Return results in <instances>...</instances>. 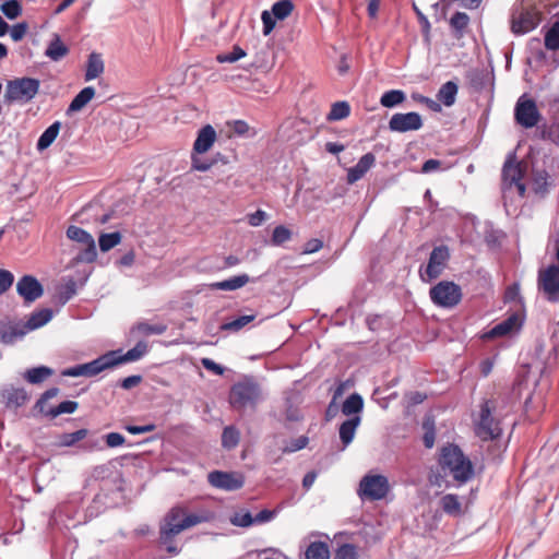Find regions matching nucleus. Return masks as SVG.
I'll use <instances>...</instances> for the list:
<instances>
[{
  "label": "nucleus",
  "instance_id": "53",
  "mask_svg": "<svg viewBox=\"0 0 559 559\" xmlns=\"http://www.w3.org/2000/svg\"><path fill=\"white\" fill-rule=\"evenodd\" d=\"M309 443V438L306 436H300L294 440H292L287 445L283 448V453H293L299 450L305 449Z\"/></svg>",
  "mask_w": 559,
  "mask_h": 559
},
{
  "label": "nucleus",
  "instance_id": "2",
  "mask_svg": "<svg viewBox=\"0 0 559 559\" xmlns=\"http://www.w3.org/2000/svg\"><path fill=\"white\" fill-rule=\"evenodd\" d=\"M40 81L35 78H15L7 82L3 99L5 104L31 103L38 94Z\"/></svg>",
  "mask_w": 559,
  "mask_h": 559
},
{
  "label": "nucleus",
  "instance_id": "57",
  "mask_svg": "<svg viewBox=\"0 0 559 559\" xmlns=\"http://www.w3.org/2000/svg\"><path fill=\"white\" fill-rule=\"evenodd\" d=\"M28 29L26 22H20L11 27V38L14 41H20L24 38Z\"/></svg>",
  "mask_w": 559,
  "mask_h": 559
},
{
  "label": "nucleus",
  "instance_id": "46",
  "mask_svg": "<svg viewBox=\"0 0 559 559\" xmlns=\"http://www.w3.org/2000/svg\"><path fill=\"white\" fill-rule=\"evenodd\" d=\"M549 175L546 170L535 171L533 177V190L536 194L544 195L548 191Z\"/></svg>",
  "mask_w": 559,
  "mask_h": 559
},
{
  "label": "nucleus",
  "instance_id": "41",
  "mask_svg": "<svg viewBox=\"0 0 559 559\" xmlns=\"http://www.w3.org/2000/svg\"><path fill=\"white\" fill-rule=\"evenodd\" d=\"M544 45L547 50H559V21L554 22L545 33Z\"/></svg>",
  "mask_w": 559,
  "mask_h": 559
},
{
  "label": "nucleus",
  "instance_id": "5",
  "mask_svg": "<svg viewBox=\"0 0 559 559\" xmlns=\"http://www.w3.org/2000/svg\"><path fill=\"white\" fill-rule=\"evenodd\" d=\"M67 237L81 243L84 248L75 255L76 263H92L97 258L96 245L93 236L81 227L71 225L67 229Z\"/></svg>",
  "mask_w": 559,
  "mask_h": 559
},
{
  "label": "nucleus",
  "instance_id": "35",
  "mask_svg": "<svg viewBox=\"0 0 559 559\" xmlns=\"http://www.w3.org/2000/svg\"><path fill=\"white\" fill-rule=\"evenodd\" d=\"M52 374L53 370L51 368L46 366H39L27 369L23 377L28 383L39 384Z\"/></svg>",
  "mask_w": 559,
  "mask_h": 559
},
{
  "label": "nucleus",
  "instance_id": "7",
  "mask_svg": "<svg viewBox=\"0 0 559 559\" xmlns=\"http://www.w3.org/2000/svg\"><path fill=\"white\" fill-rule=\"evenodd\" d=\"M389 489V480L383 475H366L359 484L360 497L370 501L383 499Z\"/></svg>",
  "mask_w": 559,
  "mask_h": 559
},
{
  "label": "nucleus",
  "instance_id": "32",
  "mask_svg": "<svg viewBox=\"0 0 559 559\" xmlns=\"http://www.w3.org/2000/svg\"><path fill=\"white\" fill-rule=\"evenodd\" d=\"M69 53V48L62 43L58 34H53L45 55L52 61H59Z\"/></svg>",
  "mask_w": 559,
  "mask_h": 559
},
{
  "label": "nucleus",
  "instance_id": "39",
  "mask_svg": "<svg viewBox=\"0 0 559 559\" xmlns=\"http://www.w3.org/2000/svg\"><path fill=\"white\" fill-rule=\"evenodd\" d=\"M364 408V400L358 393L349 395L342 406V413L346 416L358 414Z\"/></svg>",
  "mask_w": 559,
  "mask_h": 559
},
{
  "label": "nucleus",
  "instance_id": "23",
  "mask_svg": "<svg viewBox=\"0 0 559 559\" xmlns=\"http://www.w3.org/2000/svg\"><path fill=\"white\" fill-rule=\"evenodd\" d=\"M216 140V131L211 124H206L198 132L193 144V151L198 154H204L213 146Z\"/></svg>",
  "mask_w": 559,
  "mask_h": 559
},
{
  "label": "nucleus",
  "instance_id": "54",
  "mask_svg": "<svg viewBox=\"0 0 559 559\" xmlns=\"http://www.w3.org/2000/svg\"><path fill=\"white\" fill-rule=\"evenodd\" d=\"M231 523L240 527H247L254 523V518L249 511L238 512L231 519Z\"/></svg>",
  "mask_w": 559,
  "mask_h": 559
},
{
  "label": "nucleus",
  "instance_id": "64",
  "mask_svg": "<svg viewBox=\"0 0 559 559\" xmlns=\"http://www.w3.org/2000/svg\"><path fill=\"white\" fill-rule=\"evenodd\" d=\"M323 247V241L318 238H312L305 243V253L318 252Z\"/></svg>",
  "mask_w": 559,
  "mask_h": 559
},
{
  "label": "nucleus",
  "instance_id": "3",
  "mask_svg": "<svg viewBox=\"0 0 559 559\" xmlns=\"http://www.w3.org/2000/svg\"><path fill=\"white\" fill-rule=\"evenodd\" d=\"M261 397V388L253 378H245L231 386L229 401L237 409L255 405Z\"/></svg>",
  "mask_w": 559,
  "mask_h": 559
},
{
  "label": "nucleus",
  "instance_id": "34",
  "mask_svg": "<svg viewBox=\"0 0 559 559\" xmlns=\"http://www.w3.org/2000/svg\"><path fill=\"white\" fill-rule=\"evenodd\" d=\"M61 128L60 121H55L52 124H50L39 136L36 147L38 151H44L48 148L53 141L57 139L59 131Z\"/></svg>",
  "mask_w": 559,
  "mask_h": 559
},
{
  "label": "nucleus",
  "instance_id": "15",
  "mask_svg": "<svg viewBox=\"0 0 559 559\" xmlns=\"http://www.w3.org/2000/svg\"><path fill=\"white\" fill-rule=\"evenodd\" d=\"M423 127V119L418 112L411 111L406 114L396 112L389 120V129L392 132L405 133L417 131Z\"/></svg>",
  "mask_w": 559,
  "mask_h": 559
},
{
  "label": "nucleus",
  "instance_id": "58",
  "mask_svg": "<svg viewBox=\"0 0 559 559\" xmlns=\"http://www.w3.org/2000/svg\"><path fill=\"white\" fill-rule=\"evenodd\" d=\"M215 164V159H203L198 156H192V168L199 171H207Z\"/></svg>",
  "mask_w": 559,
  "mask_h": 559
},
{
  "label": "nucleus",
  "instance_id": "30",
  "mask_svg": "<svg viewBox=\"0 0 559 559\" xmlns=\"http://www.w3.org/2000/svg\"><path fill=\"white\" fill-rule=\"evenodd\" d=\"M250 282V277L247 274H240L233 276L228 280L215 282L210 284L211 289L214 290H236L243 287Z\"/></svg>",
  "mask_w": 559,
  "mask_h": 559
},
{
  "label": "nucleus",
  "instance_id": "6",
  "mask_svg": "<svg viewBox=\"0 0 559 559\" xmlns=\"http://www.w3.org/2000/svg\"><path fill=\"white\" fill-rule=\"evenodd\" d=\"M429 296L436 306L453 308L461 301L462 290L455 283L442 281L430 288Z\"/></svg>",
  "mask_w": 559,
  "mask_h": 559
},
{
  "label": "nucleus",
  "instance_id": "62",
  "mask_svg": "<svg viewBox=\"0 0 559 559\" xmlns=\"http://www.w3.org/2000/svg\"><path fill=\"white\" fill-rule=\"evenodd\" d=\"M201 364L206 370H209L217 376H222L225 371L223 366L216 364L214 360H212L210 358H202Z\"/></svg>",
  "mask_w": 559,
  "mask_h": 559
},
{
  "label": "nucleus",
  "instance_id": "61",
  "mask_svg": "<svg viewBox=\"0 0 559 559\" xmlns=\"http://www.w3.org/2000/svg\"><path fill=\"white\" fill-rule=\"evenodd\" d=\"M106 444L109 448H117L124 443V437L119 432H109L105 436Z\"/></svg>",
  "mask_w": 559,
  "mask_h": 559
},
{
  "label": "nucleus",
  "instance_id": "49",
  "mask_svg": "<svg viewBox=\"0 0 559 559\" xmlns=\"http://www.w3.org/2000/svg\"><path fill=\"white\" fill-rule=\"evenodd\" d=\"M87 435H88L87 429H79L74 432L62 433L60 436V444L63 447H72L76 442L85 439Z\"/></svg>",
  "mask_w": 559,
  "mask_h": 559
},
{
  "label": "nucleus",
  "instance_id": "10",
  "mask_svg": "<svg viewBox=\"0 0 559 559\" xmlns=\"http://www.w3.org/2000/svg\"><path fill=\"white\" fill-rule=\"evenodd\" d=\"M114 367L111 354L106 353L98 358L82 365L64 369L62 376L64 377H94L105 369Z\"/></svg>",
  "mask_w": 559,
  "mask_h": 559
},
{
  "label": "nucleus",
  "instance_id": "63",
  "mask_svg": "<svg viewBox=\"0 0 559 559\" xmlns=\"http://www.w3.org/2000/svg\"><path fill=\"white\" fill-rule=\"evenodd\" d=\"M155 428L156 427L153 424H147L144 426H136V425L124 426V429L132 435H141V433L151 432V431L155 430Z\"/></svg>",
  "mask_w": 559,
  "mask_h": 559
},
{
  "label": "nucleus",
  "instance_id": "36",
  "mask_svg": "<svg viewBox=\"0 0 559 559\" xmlns=\"http://www.w3.org/2000/svg\"><path fill=\"white\" fill-rule=\"evenodd\" d=\"M440 507L444 513L451 516H459L462 513V504L456 495H444L440 499Z\"/></svg>",
  "mask_w": 559,
  "mask_h": 559
},
{
  "label": "nucleus",
  "instance_id": "52",
  "mask_svg": "<svg viewBox=\"0 0 559 559\" xmlns=\"http://www.w3.org/2000/svg\"><path fill=\"white\" fill-rule=\"evenodd\" d=\"M335 559H358L356 546L353 544L341 545L335 552Z\"/></svg>",
  "mask_w": 559,
  "mask_h": 559
},
{
  "label": "nucleus",
  "instance_id": "18",
  "mask_svg": "<svg viewBox=\"0 0 559 559\" xmlns=\"http://www.w3.org/2000/svg\"><path fill=\"white\" fill-rule=\"evenodd\" d=\"M502 185L504 188H512L513 183L520 182L524 177V168L520 162L516 160L514 152L508 154L501 171Z\"/></svg>",
  "mask_w": 559,
  "mask_h": 559
},
{
  "label": "nucleus",
  "instance_id": "14",
  "mask_svg": "<svg viewBox=\"0 0 559 559\" xmlns=\"http://www.w3.org/2000/svg\"><path fill=\"white\" fill-rule=\"evenodd\" d=\"M538 286L547 295L549 301L559 300V265H549L539 272Z\"/></svg>",
  "mask_w": 559,
  "mask_h": 559
},
{
  "label": "nucleus",
  "instance_id": "50",
  "mask_svg": "<svg viewBox=\"0 0 559 559\" xmlns=\"http://www.w3.org/2000/svg\"><path fill=\"white\" fill-rule=\"evenodd\" d=\"M290 238L292 231L287 227L280 225L273 229L271 241L274 246H281L290 240Z\"/></svg>",
  "mask_w": 559,
  "mask_h": 559
},
{
  "label": "nucleus",
  "instance_id": "27",
  "mask_svg": "<svg viewBox=\"0 0 559 559\" xmlns=\"http://www.w3.org/2000/svg\"><path fill=\"white\" fill-rule=\"evenodd\" d=\"M105 70L104 60L100 53L91 52L87 58L86 71L84 74L85 81H92L98 78Z\"/></svg>",
  "mask_w": 559,
  "mask_h": 559
},
{
  "label": "nucleus",
  "instance_id": "4",
  "mask_svg": "<svg viewBox=\"0 0 559 559\" xmlns=\"http://www.w3.org/2000/svg\"><path fill=\"white\" fill-rule=\"evenodd\" d=\"M495 405L491 401H485L480 405L479 419L475 425V433L484 441L498 439L502 433L500 423L492 416Z\"/></svg>",
  "mask_w": 559,
  "mask_h": 559
},
{
  "label": "nucleus",
  "instance_id": "29",
  "mask_svg": "<svg viewBox=\"0 0 559 559\" xmlns=\"http://www.w3.org/2000/svg\"><path fill=\"white\" fill-rule=\"evenodd\" d=\"M95 96V88L86 86L81 90L70 103L67 114L76 112L82 110Z\"/></svg>",
  "mask_w": 559,
  "mask_h": 559
},
{
  "label": "nucleus",
  "instance_id": "42",
  "mask_svg": "<svg viewBox=\"0 0 559 559\" xmlns=\"http://www.w3.org/2000/svg\"><path fill=\"white\" fill-rule=\"evenodd\" d=\"M240 440V432L235 426H227L222 433V447L227 450L236 448Z\"/></svg>",
  "mask_w": 559,
  "mask_h": 559
},
{
  "label": "nucleus",
  "instance_id": "19",
  "mask_svg": "<svg viewBox=\"0 0 559 559\" xmlns=\"http://www.w3.org/2000/svg\"><path fill=\"white\" fill-rule=\"evenodd\" d=\"M175 507L169 509L159 527L158 545L169 554L175 552Z\"/></svg>",
  "mask_w": 559,
  "mask_h": 559
},
{
  "label": "nucleus",
  "instance_id": "47",
  "mask_svg": "<svg viewBox=\"0 0 559 559\" xmlns=\"http://www.w3.org/2000/svg\"><path fill=\"white\" fill-rule=\"evenodd\" d=\"M254 318H255L254 314L240 316L229 322L224 323L222 325V329L225 331L238 332L242 328H245L247 324L252 322L254 320Z\"/></svg>",
  "mask_w": 559,
  "mask_h": 559
},
{
  "label": "nucleus",
  "instance_id": "59",
  "mask_svg": "<svg viewBox=\"0 0 559 559\" xmlns=\"http://www.w3.org/2000/svg\"><path fill=\"white\" fill-rule=\"evenodd\" d=\"M267 218V214L263 210H257L248 215V223L252 227L262 225Z\"/></svg>",
  "mask_w": 559,
  "mask_h": 559
},
{
  "label": "nucleus",
  "instance_id": "55",
  "mask_svg": "<svg viewBox=\"0 0 559 559\" xmlns=\"http://www.w3.org/2000/svg\"><path fill=\"white\" fill-rule=\"evenodd\" d=\"M14 283V275L8 271L0 269V296L3 295Z\"/></svg>",
  "mask_w": 559,
  "mask_h": 559
},
{
  "label": "nucleus",
  "instance_id": "48",
  "mask_svg": "<svg viewBox=\"0 0 559 559\" xmlns=\"http://www.w3.org/2000/svg\"><path fill=\"white\" fill-rule=\"evenodd\" d=\"M0 10L9 20H14L22 14V5L17 0L3 2Z\"/></svg>",
  "mask_w": 559,
  "mask_h": 559
},
{
  "label": "nucleus",
  "instance_id": "56",
  "mask_svg": "<svg viewBox=\"0 0 559 559\" xmlns=\"http://www.w3.org/2000/svg\"><path fill=\"white\" fill-rule=\"evenodd\" d=\"M201 521L202 519L195 514L185 516L180 522H177V534L183 530L199 524Z\"/></svg>",
  "mask_w": 559,
  "mask_h": 559
},
{
  "label": "nucleus",
  "instance_id": "21",
  "mask_svg": "<svg viewBox=\"0 0 559 559\" xmlns=\"http://www.w3.org/2000/svg\"><path fill=\"white\" fill-rule=\"evenodd\" d=\"M27 333L25 324L0 321V341L5 345L13 344Z\"/></svg>",
  "mask_w": 559,
  "mask_h": 559
},
{
  "label": "nucleus",
  "instance_id": "11",
  "mask_svg": "<svg viewBox=\"0 0 559 559\" xmlns=\"http://www.w3.org/2000/svg\"><path fill=\"white\" fill-rule=\"evenodd\" d=\"M294 10L292 0H280L272 5L271 12L264 10L261 14L263 24V35L267 36L272 33L276 25L275 20L283 21L288 17Z\"/></svg>",
  "mask_w": 559,
  "mask_h": 559
},
{
  "label": "nucleus",
  "instance_id": "16",
  "mask_svg": "<svg viewBox=\"0 0 559 559\" xmlns=\"http://www.w3.org/2000/svg\"><path fill=\"white\" fill-rule=\"evenodd\" d=\"M16 292L29 305L43 296L44 287L35 276L24 275L16 284Z\"/></svg>",
  "mask_w": 559,
  "mask_h": 559
},
{
  "label": "nucleus",
  "instance_id": "33",
  "mask_svg": "<svg viewBox=\"0 0 559 559\" xmlns=\"http://www.w3.org/2000/svg\"><path fill=\"white\" fill-rule=\"evenodd\" d=\"M359 424H360V417L355 416L353 418L345 420L340 426V430H338L340 438H341V441H342L344 448H346L353 441V439L355 437L356 429L359 426Z\"/></svg>",
  "mask_w": 559,
  "mask_h": 559
},
{
  "label": "nucleus",
  "instance_id": "31",
  "mask_svg": "<svg viewBox=\"0 0 559 559\" xmlns=\"http://www.w3.org/2000/svg\"><path fill=\"white\" fill-rule=\"evenodd\" d=\"M457 92V84L454 81H448L444 84H442L441 87L439 88L437 93V99L444 106L450 107L454 105Z\"/></svg>",
  "mask_w": 559,
  "mask_h": 559
},
{
  "label": "nucleus",
  "instance_id": "13",
  "mask_svg": "<svg viewBox=\"0 0 559 559\" xmlns=\"http://www.w3.org/2000/svg\"><path fill=\"white\" fill-rule=\"evenodd\" d=\"M514 118L516 123L523 128L530 129L538 123L542 116L533 99H524V97H521L514 108Z\"/></svg>",
  "mask_w": 559,
  "mask_h": 559
},
{
  "label": "nucleus",
  "instance_id": "24",
  "mask_svg": "<svg viewBox=\"0 0 559 559\" xmlns=\"http://www.w3.org/2000/svg\"><path fill=\"white\" fill-rule=\"evenodd\" d=\"M376 157L372 153L362 155L358 163L347 170V181L354 183L361 179L366 173L373 166Z\"/></svg>",
  "mask_w": 559,
  "mask_h": 559
},
{
  "label": "nucleus",
  "instance_id": "26",
  "mask_svg": "<svg viewBox=\"0 0 559 559\" xmlns=\"http://www.w3.org/2000/svg\"><path fill=\"white\" fill-rule=\"evenodd\" d=\"M166 331V325L162 323L151 324L148 322H138L130 329V337L135 338L140 335H160Z\"/></svg>",
  "mask_w": 559,
  "mask_h": 559
},
{
  "label": "nucleus",
  "instance_id": "40",
  "mask_svg": "<svg viewBox=\"0 0 559 559\" xmlns=\"http://www.w3.org/2000/svg\"><path fill=\"white\" fill-rule=\"evenodd\" d=\"M423 442L427 449H431L436 441V424L432 416H426L423 421Z\"/></svg>",
  "mask_w": 559,
  "mask_h": 559
},
{
  "label": "nucleus",
  "instance_id": "25",
  "mask_svg": "<svg viewBox=\"0 0 559 559\" xmlns=\"http://www.w3.org/2000/svg\"><path fill=\"white\" fill-rule=\"evenodd\" d=\"M516 326H520V320L518 314L513 313L502 322L496 324L485 336L488 338L504 336L511 333Z\"/></svg>",
  "mask_w": 559,
  "mask_h": 559
},
{
  "label": "nucleus",
  "instance_id": "12",
  "mask_svg": "<svg viewBox=\"0 0 559 559\" xmlns=\"http://www.w3.org/2000/svg\"><path fill=\"white\" fill-rule=\"evenodd\" d=\"M207 481L214 488L235 491L243 487L245 476L237 472L213 471L207 474Z\"/></svg>",
  "mask_w": 559,
  "mask_h": 559
},
{
  "label": "nucleus",
  "instance_id": "20",
  "mask_svg": "<svg viewBox=\"0 0 559 559\" xmlns=\"http://www.w3.org/2000/svg\"><path fill=\"white\" fill-rule=\"evenodd\" d=\"M0 396L9 409H17L27 403L29 396L25 389L16 388L12 384L1 389Z\"/></svg>",
  "mask_w": 559,
  "mask_h": 559
},
{
  "label": "nucleus",
  "instance_id": "22",
  "mask_svg": "<svg viewBox=\"0 0 559 559\" xmlns=\"http://www.w3.org/2000/svg\"><path fill=\"white\" fill-rule=\"evenodd\" d=\"M146 353L147 344L144 341H139L133 348L129 349L123 355H118L119 352L116 350L109 352V354H111L114 367L124 362L136 361L141 359Z\"/></svg>",
  "mask_w": 559,
  "mask_h": 559
},
{
  "label": "nucleus",
  "instance_id": "38",
  "mask_svg": "<svg viewBox=\"0 0 559 559\" xmlns=\"http://www.w3.org/2000/svg\"><path fill=\"white\" fill-rule=\"evenodd\" d=\"M406 99V94L402 90H390L382 94L380 98L381 106L393 108Z\"/></svg>",
  "mask_w": 559,
  "mask_h": 559
},
{
  "label": "nucleus",
  "instance_id": "1",
  "mask_svg": "<svg viewBox=\"0 0 559 559\" xmlns=\"http://www.w3.org/2000/svg\"><path fill=\"white\" fill-rule=\"evenodd\" d=\"M439 465L445 475H451L460 484L468 481L474 475L471 460L466 457L459 445L449 443L441 448Z\"/></svg>",
  "mask_w": 559,
  "mask_h": 559
},
{
  "label": "nucleus",
  "instance_id": "51",
  "mask_svg": "<svg viewBox=\"0 0 559 559\" xmlns=\"http://www.w3.org/2000/svg\"><path fill=\"white\" fill-rule=\"evenodd\" d=\"M246 56V51L239 47L234 46L233 51L226 53H219L216 56V60L219 63H233Z\"/></svg>",
  "mask_w": 559,
  "mask_h": 559
},
{
  "label": "nucleus",
  "instance_id": "28",
  "mask_svg": "<svg viewBox=\"0 0 559 559\" xmlns=\"http://www.w3.org/2000/svg\"><path fill=\"white\" fill-rule=\"evenodd\" d=\"M53 312L50 308H44L31 313L28 320L24 323L27 332L39 329L52 319Z\"/></svg>",
  "mask_w": 559,
  "mask_h": 559
},
{
  "label": "nucleus",
  "instance_id": "9",
  "mask_svg": "<svg viewBox=\"0 0 559 559\" xmlns=\"http://www.w3.org/2000/svg\"><path fill=\"white\" fill-rule=\"evenodd\" d=\"M450 259L449 248L444 245L435 247L429 255L425 271L420 270V277L425 282L436 280L443 272Z\"/></svg>",
  "mask_w": 559,
  "mask_h": 559
},
{
  "label": "nucleus",
  "instance_id": "43",
  "mask_svg": "<svg viewBox=\"0 0 559 559\" xmlns=\"http://www.w3.org/2000/svg\"><path fill=\"white\" fill-rule=\"evenodd\" d=\"M350 114V106L347 102H336L331 106V110L326 116L328 121H338L345 119Z\"/></svg>",
  "mask_w": 559,
  "mask_h": 559
},
{
  "label": "nucleus",
  "instance_id": "17",
  "mask_svg": "<svg viewBox=\"0 0 559 559\" xmlns=\"http://www.w3.org/2000/svg\"><path fill=\"white\" fill-rule=\"evenodd\" d=\"M539 19L537 13L522 9L514 12L511 17V31L515 35H523L533 31L538 25Z\"/></svg>",
  "mask_w": 559,
  "mask_h": 559
},
{
  "label": "nucleus",
  "instance_id": "45",
  "mask_svg": "<svg viewBox=\"0 0 559 559\" xmlns=\"http://www.w3.org/2000/svg\"><path fill=\"white\" fill-rule=\"evenodd\" d=\"M469 16L464 12H455L450 19V25L455 32V37L460 38L463 31L468 26Z\"/></svg>",
  "mask_w": 559,
  "mask_h": 559
},
{
  "label": "nucleus",
  "instance_id": "60",
  "mask_svg": "<svg viewBox=\"0 0 559 559\" xmlns=\"http://www.w3.org/2000/svg\"><path fill=\"white\" fill-rule=\"evenodd\" d=\"M143 378L140 374H132L129 376L121 381H119V386H121L124 390H131L139 385L142 382Z\"/></svg>",
  "mask_w": 559,
  "mask_h": 559
},
{
  "label": "nucleus",
  "instance_id": "37",
  "mask_svg": "<svg viewBox=\"0 0 559 559\" xmlns=\"http://www.w3.org/2000/svg\"><path fill=\"white\" fill-rule=\"evenodd\" d=\"M305 557L306 559H330L329 545L325 542H312L307 547Z\"/></svg>",
  "mask_w": 559,
  "mask_h": 559
},
{
  "label": "nucleus",
  "instance_id": "44",
  "mask_svg": "<svg viewBox=\"0 0 559 559\" xmlns=\"http://www.w3.org/2000/svg\"><path fill=\"white\" fill-rule=\"evenodd\" d=\"M122 235L119 231L102 234L98 238V245L102 252H107L121 242Z\"/></svg>",
  "mask_w": 559,
  "mask_h": 559
},
{
  "label": "nucleus",
  "instance_id": "8",
  "mask_svg": "<svg viewBox=\"0 0 559 559\" xmlns=\"http://www.w3.org/2000/svg\"><path fill=\"white\" fill-rule=\"evenodd\" d=\"M58 394V388H50L46 390L35 403L34 408L51 419L58 417L61 414H72L78 409L79 404L78 402L74 401H64L61 402L56 407H50L49 409H46L47 401L56 397Z\"/></svg>",
  "mask_w": 559,
  "mask_h": 559
}]
</instances>
